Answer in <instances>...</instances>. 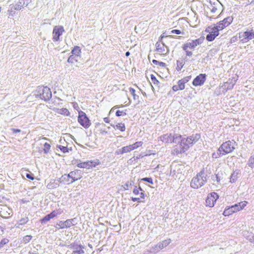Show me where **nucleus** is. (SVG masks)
I'll list each match as a JSON object with an SVG mask.
<instances>
[{"label": "nucleus", "mask_w": 254, "mask_h": 254, "mask_svg": "<svg viewBox=\"0 0 254 254\" xmlns=\"http://www.w3.org/2000/svg\"><path fill=\"white\" fill-rule=\"evenodd\" d=\"M239 38L243 43H246L254 38V31L252 30L240 33Z\"/></svg>", "instance_id": "obj_11"}, {"label": "nucleus", "mask_w": 254, "mask_h": 254, "mask_svg": "<svg viewBox=\"0 0 254 254\" xmlns=\"http://www.w3.org/2000/svg\"><path fill=\"white\" fill-rule=\"evenodd\" d=\"M216 10H217V8L215 7V6H213L212 8L211 9V11L212 13H215Z\"/></svg>", "instance_id": "obj_62"}, {"label": "nucleus", "mask_w": 254, "mask_h": 254, "mask_svg": "<svg viewBox=\"0 0 254 254\" xmlns=\"http://www.w3.org/2000/svg\"><path fill=\"white\" fill-rule=\"evenodd\" d=\"M104 121L106 123H109L110 120L108 117H105L103 119Z\"/></svg>", "instance_id": "obj_61"}, {"label": "nucleus", "mask_w": 254, "mask_h": 254, "mask_svg": "<svg viewBox=\"0 0 254 254\" xmlns=\"http://www.w3.org/2000/svg\"><path fill=\"white\" fill-rule=\"evenodd\" d=\"M115 153L116 155H120V154H124V152H123L122 148L121 149H117Z\"/></svg>", "instance_id": "obj_54"}, {"label": "nucleus", "mask_w": 254, "mask_h": 254, "mask_svg": "<svg viewBox=\"0 0 254 254\" xmlns=\"http://www.w3.org/2000/svg\"><path fill=\"white\" fill-rule=\"evenodd\" d=\"M186 52V55L189 57H191L192 55V52L191 51H190L188 49L186 50H184Z\"/></svg>", "instance_id": "obj_57"}, {"label": "nucleus", "mask_w": 254, "mask_h": 254, "mask_svg": "<svg viewBox=\"0 0 254 254\" xmlns=\"http://www.w3.org/2000/svg\"><path fill=\"white\" fill-rule=\"evenodd\" d=\"M11 130L12 131L13 133H16L21 131L20 129L14 128H11Z\"/></svg>", "instance_id": "obj_56"}, {"label": "nucleus", "mask_w": 254, "mask_h": 254, "mask_svg": "<svg viewBox=\"0 0 254 254\" xmlns=\"http://www.w3.org/2000/svg\"><path fill=\"white\" fill-rule=\"evenodd\" d=\"M152 63L156 65H158L162 67H165L166 66V64L165 63L159 62L156 60H153Z\"/></svg>", "instance_id": "obj_40"}, {"label": "nucleus", "mask_w": 254, "mask_h": 254, "mask_svg": "<svg viewBox=\"0 0 254 254\" xmlns=\"http://www.w3.org/2000/svg\"><path fill=\"white\" fill-rule=\"evenodd\" d=\"M140 198H144V191H141V192L140 193Z\"/></svg>", "instance_id": "obj_60"}, {"label": "nucleus", "mask_w": 254, "mask_h": 254, "mask_svg": "<svg viewBox=\"0 0 254 254\" xmlns=\"http://www.w3.org/2000/svg\"><path fill=\"white\" fill-rule=\"evenodd\" d=\"M247 202L246 201H242L239 203L236 204L238 206V210H241L243 209L247 205Z\"/></svg>", "instance_id": "obj_38"}, {"label": "nucleus", "mask_w": 254, "mask_h": 254, "mask_svg": "<svg viewBox=\"0 0 254 254\" xmlns=\"http://www.w3.org/2000/svg\"><path fill=\"white\" fill-rule=\"evenodd\" d=\"M129 92H130L131 94L133 96V99L134 100H138L139 99V96L135 94V90L134 88L132 87H130L129 88Z\"/></svg>", "instance_id": "obj_30"}, {"label": "nucleus", "mask_w": 254, "mask_h": 254, "mask_svg": "<svg viewBox=\"0 0 254 254\" xmlns=\"http://www.w3.org/2000/svg\"><path fill=\"white\" fill-rule=\"evenodd\" d=\"M77 57L78 56L73 55L70 56L67 60V62L69 63H73L75 62H77Z\"/></svg>", "instance_id": "obj_33"}, {"label": "nucleus", "mask_w": 254, "mask_h": 254, "mask_svg": "<svg viewBox=\"0 0 254 254\" xmlns=\"http://www.w3.org/2000/svg\"><path fill=\"white\" fill-rule=\"evenodd\" d=\"M205 31L209 33L206 36V39L209 42L213 41L219 34V30L215 26L212 28L208 27L206 29Z\"/></svg>", "instance_id": "obj_8"}, {"label": "nucleus", "mask_w": 254, "mask_h": 254, "mask_svg": "<svg viewBox=\"0 0 254 254\" xmlns=\"http://www.w3.org/2000/svg\"><path fill=\"white\" fill-rule=\"evenodd\" d=\"M71 179L70 177L68 176V174H64L62 175L61 178L58 180V181L60 183H65L66 182L68 184L70 183Z\"/></svg>", "instance_id": "obj_25"}, {"label": "nucleus", "mask_w": 254, "mask_h": 254, "mask_svg": "<svg viewBox=\"0 0 254 254\" xmlns=\"http://www.w3.org/2000/svg\"><path fill=\"white\" fill-rule=\"evenodd\" d=\"M68 176L71 179L70 183H72L80 179L82 177V173L79 170H75L73 171H71L68 174Z\"/></svg>", "instance_id": "obj_15"}, {"label": "nucleus", "mask_w": 254, "mask_h": 254, "mask_svg": "<svg viewBox=\"0 0 254 254\" xmlns=\"http://www.w3.org/2000/svg\"><path fill=\"white\" fill-rule=\"evenodd\" d=\"M206 182L207 175L203 169L192 179L190 185L192 188L197 189L203 186Z\"/></svg>", "instance_id": "obj_2"}, {"label": "nucleus", "mask_w": 254, "mask_h": 254, "mask_svg": "<svg viewBox=\"0 0 254 254\" xmlns=\"http://www.w3.org/2000/svg\"><path fill=\"white\" fill-rule=\"evenodd\" d=\"M59 113L66 116H68L69 115V112L66 108H62L60 109Z\"/></svg>", "instance_id": "obj_44"}, {"label": "nucleus", "mask_w": 254, "mask_h": 254, "mask_svg": "<svg viewBox=\"0 0 254 254\" xmlns=\"http://www.w3.org/2000/svg\"><path fill=\"white\" fill-rule=\"evenodd\" d=\"M66 228H69L71 226L75 225L77 224L76 219L75 218L67 219L64 221Z\"/></svg>", "instance_id": "obj_24"}, {"label": "nucleus", "mask_w": 254, "mask_h": 254, "mask_svg": "<svg viewBox=\"0 0 254 254\" xmlns=\"http://www.w3.org/2000/svg\"><path fill=\"white\" fill-rule=\"evenodd\" d=\"M156 50L157 51L163 55L167 54L169 53V49L164 43H159L157 42L156 44Z\"/></svg>", "instance_id": "obj_18"}, {"label": "nucleus", "mask_w": 254, "mask_h": 254, "mask_svg": "<svg viewBox=\"0 0 254 254\" xmlns=\"http://www.w3.org/2000/svg\"><path fill=\"white\" fill-rule=\"evenodd\" d=\"M223 155H224L223 154V152L222 151H218V149L217 150V151L216 152H214L212 155V157L213 158H218L219 157H220V156H223Z\"/></svg>", "instance_id": "obj_39"}, {"label": "nucleus", "mask_w": 254, "mask_h": 254, "mask_svg": "<svg viewBox=\"0 0 254 254\" xmlns=\"http://www.w3.org/2000/svg\"><path fill=\"white\" fill-rule=\"evenodd\" d=\"M236 142L228 140L223 142L218 148V151H222L224 155L232 152L235 149Z\"/></svg>", "instance_id": "obj_5"}, {"label": "nucleus", "mask_w": 254, "mask_h": 254, "mask_svg": "<svg viewBox=\"0 0 254 254\" xmlns=\"http://www.w3.org/2000/svg\"><path fill=\"white\" fill-rule=\"evenodd\" d=\"M29 221V219L27 217H25L24 218H22L19 221V223L20 225H24L26 224Z\"/></svg>", "instance_id": "obj_42"}, {"label": "nucleus", "mask_w": 254, "mask_h": 254, "mask_svg": "<svg viewBox=\"0 0 254 254\" xmlns=\"http://www.w3.org/2000/svg\"><path fill=\"white\" fill-rule=\"evenodd\" d=\"M218 198L219 195L216 192H213L209 193L205 200L206 205L210 207H213Z\"/></svg>", "instance_id": "obj_12"}, {"label": "nucleus", "mask_w": 254, "mask_h": 254, "mask_svg": "<svg viewBox=\"0 0 254 254\" xmlns=\"http://www.w3.org/2000/svg\"><path fill=\"white\" fill-rule=\"evenodd\" d=\"M204 39L203 37H201L195 40H188L183 45L182 49L183 50H186L188 49H194L197 46L201 44Z\"/></svg>", "instance_id": "obj_7"}, {"label": "nucleus", "mask_w": 254, "mask_h": 254, "mask_svg": "<svg viewBox=\"0 0 254 254\" xmlns=\"http://www.w3.org/2000/svg\"><path fill=\"white\" fill-rule=\"evenodd\" d=\"M160 251L159 246L157 244L155 245L150 247L149 250H147L144 252V253L147 252L151 254H156Z\"/></svg>", "instance_id": "obj_22"}, {"label": "nucleus", "mask_w": 254, "mask_h": 254, "mask_svg": "<svg viewBox=\"0 0 254 254\" xmlns=\"http://www.w3.org/2000/svg\"><path fill=\"white\" fill-rule=\"evenodd\" d=\"M184 65V64L183 63V62L177 60V61L176 70L178 71H180L181 70V69L183 68Z\"/></svg>", "instance_id": "obj_37"}, {"label": "nucleus", "mask_w": 254, "mask_h": 254, "mask_svg": "<svg viewBox=\"0 0 254 254\" xmlns=\"http://www.w3.org/2000/svg\"><path fill=\"white\" fill-rule=\"evenodd\" d=\"M185 83L182 81V79L179 80L178 81V85L179 87V88H180V90H183L185 88Z\"/></svg>", "instance_id": "obj_43"}, {"label": "nucleus", "mask_w": 254, "mask_h": 254, "mask_svg": "<svg viewBox=\"0 0 254 254\" xmlns=\"http://www.w3.org/2000/svg\"><path fill=\"white\" fill-rule=\"evenodd\" d=\"M248 165L252 168H254V155L251 156L249 159L248 161Z\"/></svg>", "instance_id": "obj_32"}, {"label": "nucleus", "mask_w": 254, "mask_h": 254, "mask_svg": "<svg viewBox=\"0 0 254 254\" xmlns=\"http://www.w3.org/2000/svg\"><path fill=\"white\" fill-rule=\"evenodd\" d=\"M50 148H51L50 144L46 142L44 144L43 150H44V153L47 154L49 152Z\"/></svg>", "instance_id": "obj_35"}, {"label": "nucleus", "mask_w": 254, "mask_h": 254, "mask_svg": "<svg viewBox=\"0 0 254 254\" xmlns=\"http://www.w3.org/2000/svg\"><path fill=\"white\" fill-rule=\"evenodd\" d=\"M119 107V106H118V105H116V106H114V107H113V108L111 109V111H110V112H112V111H113L114 109H116V108H118Z\"/></svg>", "instance_id": "obj_63"}, {"label": "nucleus", "mask_w": 254, "mask_h": 254, "mask_svg": "<svg viewBox=\"0 0 254 254\" xmlns=\"http://www.w3.org/2000/svg\"><path fill=\"white\" fill-rule=\"evenodd\" d=\"M57 147L59 148L64 153H66L69 152V149L66 146L58 145Z\"/></svg>", "instance_id": "obj_36"}, {"label": "nucleus", "mask_w": 254, "mask_h": 254, "mask_svg": "<svg viewBox=\"0 0 254 254\" xmlns=\"http://www.w3.org/2000/svg\"><path fill=\"white\" fill-rule=\"evenodd\" d=\"M238 206L236 204H235L233 205H232L231 206L227 208H226L224 210L223 214L225 216H229V215L233 214V213H235L236 212L239 211V210H238Z\"/></svg>", "instance_id": "obj_19"}, {"label": "nucleus", "mask_w": 254, "mask_h": 254, "mask_svg": "<svg viewBox=\"0 0 254 254\" xmlns=\"http://www.w3.org/2000/svg\"><path fill=\"white\" fill-rule=\"evenodd\" d=\"M131 199L132 201H138V202H141V201L140 200V198L139 197H131Z\"/></svg>", "instance_id": "obj_58"}, {"label": "nucleus", "mask_w": 254, "mask_h": 254, "mask_svg": "<svg viewBox=\"0 0 254 254\" xmlns=\"http://www.w3.org/2000/svg\"><path fill=\"white\" fill-rule=\"evenodd\" d=\"M191 76L190 75V76H188L185 77L181 79L185 83H186L190 81V80L191 79Z\"/></svg>", "instance_id": "obj_52"}, {"label": "nucleus", "mask_w": 254, "mask_h": 254, "mask_svg": "<svg viewBox=\"0 0 254 254\" xmlns=\"http://www.w3.org/2000/svg\"><path fill=\"white\" fill-rule=\"evenodd\" d=\"M12 210L9 208L4 207L2 210L0 211V215L1 217L7 218L10 217V215L11 213Z\"/></svg>", "instance_id": "obj_21"}, {"label": "nucleus", "mask_w": 254, "mask_h": 254, "mask_svg": "<svg viewBox=\"0 0 254 254\" xmlns=\"http://www.w3.org/2000/svg\"><path fill=\"white\" fill-rule=\"evenodd\" d=\"M172 89L174 91H177L180 90V88H179L178 85H175L173 86Z\"/></svg>", "instance_id": "obj_59"}, {"label": "nucleus", "mask_w": 254, "mask_h": 254, "mask_svg": "<svg viewBox=\"0 0 254 254\" xmlns=\"http://www.w3.org/2000/svg\"><path fill=\"white\" fill-rule=\"evenodd\" d=\"M58 214L57 211L54 210L53 211L50 213L46 215L45 217H44L41 220V222L42 224H46L51 219L54 218L57 216Z\"/></svg>", "instance_id": "obj_20"}, {"label": "nucleus", "mask_w": 254, "mask_h": 254, "mask_svg": "<svg viewBox=\"0 0 254 254\" xmlns=\"http://www.w3.org/2000/svg\"><path fill=\"white\" fill-rule=\"evenodd\" d=\"M139 190L143 191V190L140 187L138 188L136 186H135L133 190V193L135 195L138 194L139 193Z\"/></svg>", "instance_id": "obj_48"}, {"label": "nucleus", "mask_w": 254, "mask_h": 254, "mask_svg": "<svg viewBox=\"0 0 254 254\" xmlns=\"http://www.w3.org/2000/svg\"><path fill=\"white\" fill-rule=\"evenodd\" d=\"M78 122L83 127L85 128L89 127L91 125L90 120L85 113L82 111L79 112Z\"/></svg>", "instance_id": "obj_9"}, {"label": "nucleus", "mask_w": 254, "mask_h": 254, "mask_svg": "<svg viewBox=\"0 0 254 254\" xmlns=\"http://www.w3.org/2000/svg\"><path fill=\"white\" fill-rule=\"evenodd\" d=\"M151 79L154 84H158L159 83L156 77L153 74L151 75Z\"/></svg>", "instance_id": "obj_49"}, {"label": "nucleus", "mask_w": 254, "mask_h": 254, "mask_svg": "<svg viewBox=\"0 0 254 254\" xmlns=\"http://www.w3.org/2000/svg\"><path fill=\"white\" fill-rule=\"evenodd\" d=\"M239 175H240V171L239 170L234 171L230 176V182L232 183H235L237 181Z\"/></svg>", "instance_id": "obj_23"}, {"label": "nucleus", "mask_w": 254, "mask_h": 254, "mask_svg": "<svg viewBox=\"0 0 254 254\" xmlns=\"http://www.w3.org/2000/svg\"><path fill=\"white\" fill-rule=\"evenodd\" d=\"M71 53L73 55L79 56L81 53V49L79 46H74L71 51Z\"/></svg>", "instance_id": "obj_28"}, {"label": "nucleus", "mask_w": 254, "mask_h": 254, "mask_svg": "<svg viewBox=\"0 0 254 254\" xmlns=\"http://www.w3.org/2000/svg\"><path fill=\"white\" fill-rule=\"evenodd\" d=\"M134 182L133 181L130 180L127 182L123 187L125 190H128L132 186H133Z\"/></svg>", "instance_id": "obj_29"}, {"label": "nucleus", "mask_w": 254, "mask_h": 254, "mask_svg": "<svg viewBox=\"0 0 254 254\" xmlns=\"http://www.w3.org/2000/svg\"><path fill=\"white\" fill-rule=\"evenodd\" d=\"M116 128L120 130L121 131H124L126 130L125 125L124 123H118L116 125Z\"/></svg>", "instance_id": "obj_31"}, {"label": "nucleus", "mask_w": 254, "mask_h": 254, "mask_svg": "<svg viewBox=\"0 0 254 254\" xmlns=\"http://www.w3.org/2000/svg\"><path fill=\"white\" fill-rule=\"evenodd\" d=\"M64 221H61L57 224V227L59 229H64L65 228Z\"/></svg>", "instance_id": "obj_47"}, {"label": "nucleus", "mask_w": 254, "mask_h": 254, "mask_svg": "<svg viewBox=\"0 0 254 254\" xmlns=\"http://www.w3.org/2000/svg\"><path fill=\"white\" fill-rule=\"evenodd\" d=\"M32 238L31 235H26L23 238V242L26 244L31 241Z\"/></svg>", "instance_id": "obj_45"}, {"label": "nucleus", "mask_w": 254, "mask_h": 254, "mask_svg": "<svg viewBox=\"0 0 254 254\" xmlns=\"http://www.w3.org/2000/svg\"><path fill=\"white\" fill-rule=\"evenodd\" d=\"M77 166L80 168L90 169L93 167H95L96 164L94 161H88L84 162H80V160H76Z\"/></svg>", "instance_id": "obj_17"}, {"label": "nucleus", "mask_w": 254, "mask_h": 254, "mask_svg": "<svg viewBox=\"0 0 254 254\" xmlns=\"http://www.w3.org/2000/svg\"><path fill=\"white\" fill-rule=\"evenodd\" d=\"M216 178L217 182H219L220 181V178L218 177V175H216Z\"/></svg>", "instance_id": "obj_64"}, {"label": "nucleus", "mask_w": 254, "mask_h": 254, "mask_svg": "<svg viewBox=\"0 0 254 254\" xmlns=\"http://www.w3.org/2000/svg\"><path fill=\"white\" fill-rule=\"evenodd\" d=\"M59 182L58 180L56 182L55 180L50 182L47 186L49 189H53L58 188L59 186Z\"/></svg>", "instance_id": "obj_26"}, {"label": "nucleus", "mask_w": 254, "mask_h": 254, "mask_svg": "<svg viewBox=\"0 0 254 254\" xmlns=\"http://www.w3.org/2000/svg\"><path fill=\"white\" fill-rule=\"evenodd\" d=\"M64 30L62 26H55L53 31V40L54 42L58 41L60 37L63 34Z\"/></svg>", "instance_id": "obj_13"}, {"label": "nucleus", "mask_w": 254, "mask_h": 254, "mask_svg": "<svg viewBox=\"0 0 254 254\" xmlns=\"http://www.w3.org/2000/svg\"><path fill=\"white\" fill-rule=\"evenodd\" d=\"M122 149H123L124 153H128L132 150V148L130 146V145L126 146H124V147H122Z\"/></svg>", "instance_id": "obj_46"}, {"label": "nucleus", "mask_w": 254, "mask_h": 254, "mask_svg": "<svg viewBox=\"0 0 254 254\" xmlns=\"http://www.w3.org/2000/svg\"><path fill=\"white\" fill-rule=\"evenodd\" d=\"M141 181H145V182H148L151 184H153V180L151 178H143L142 179H141Z\"/></svg>", "instance_id": "obj_50"}, {"label": "nucleus", "mask_w": 254, "mask_h": 254, "mask_svg": "<svg viewBox=\"0 0 254 254\" xmlns=\"http://www.w3.org/2000/svg\"><path fill=\"white\" fill-rule=\"evenodd\" d=\"M181 135L177 133H166L160 136V140L166 143H179Z\"/></svg>", "instance_id": "obj_4"}, {"label": "nucleus", "mask_w": 254, "mask_h": 254, "mask_svg": "<svg viewBox=\"0 0 254 254\" xmlns=\"http://www.w3.org/2000/svg\"><path fill=\"white\" fill-rule=\"evenodd\" d=\"M233 19V18L232 16H228L220 21L218 25L215 27H217L219 30H223L232 23Z\"/></svg>", "instance_id": "obj_14"}, {"label": "nucleus", "mask_w": 254, "mask_h": 254, "mask_svg": "<svg viewBox=\"0 0 254 254\" xmlns=\"http://www.w3.org/2000/svg\"><path fill=\"white\" fill-rule=\"evenodd\" d=\"M186 136V135L184 136L181 135V137L179 140V143H178L179 144V147L174 149L177 154L185 152L200 138V135L198 133L193 134L191 135Z\"/></svg>", "instance_id": "obj_1"}, {"label": "nucleus", "mask_w": 254, "mask_h": 254, "mask_svg": "<svg viewBox=\"0 0 254 254\" xmlns=\"http://www.w3.org/2000/svg\"><path fill=\"white\" fill-rule=\"evenodd\" d=\"M171 242L170 239L165 240L158 243L160 250L166 247Z\"/></svg>", "instance_id": "obj_27"}, {"label": "nucleus", "mask_w": 254, "mask_h": 254, "mask_svg": "<svg viewBox=\"0 0 254 254\" xmlns=\"http://www.w3.org/2000/svg\"><path fill=\"white\" fill-rule=\"evenodd\" d=\"M126 115H127V114L126 112H124L123 111H121L120 110H117L116 112V115L117 117H120L121 116H125Z\"/></svg>", "instance_id": "obj_51"}, {"label": "nucleus", "mask_w": 254, "mask_h": 254, "mask_svg": "<svg viewBox=\"0 0 254 254\" xmlns=\"http://www.w3.org/2000/svg\"><path fill=\"white\" fill-rule=\"evenodd\" d=\"M32 1V0H19L15 4H11L10 5V9L8 10L9 14L13 15V10H20L24 7L27 6Z\"/></svg>", "instance_id": "obj_6"}, {"label": "nucleus", "mask_w": 254, "mask_h": 254, "mask_svg": "<svg viewBox=\"0 0 254 254\" xmlns=\"http://www.w3.org/2000/svg\"><path fill=\"white\" fill-rule=\"evenodd\" d=\"M171 32L172 34H178V35L181 33V31L180 30H178V29L172 30Z\"/></svg>", "instance_id": "obj_55"}, {"label": "nucleus", "mask_w": 254, "mask_h": 254, "mask_svg": "<svg viewBox=\"0 0 254 254\" xmlns=\"http://www.w3.org/2000/svg\"><path fill=\"white\" fill-rule=\"evenodd\" d=\"M68 247L72 249V252L76 254H84L85 253L84 250L85 249V247L81 244H78L77 242H74L71 243L68 246Z\"/></svg>", "instance_id": "obj_10"}, {"label": "nucleus", "mask_w": 254, "mask_h": 254, "mask_svg": "<svg viewBox=\"0 0 254 254\" xmlns=\"http://www.w3.org/2000/svg\"><path fill=\"white\" fill-rule=\"evenodd\" d=\"M26 177L31 180H33L34 179V177L33 176V175L32 174H30V173H26Z\"/></svg>", "instance_id": "obj_53"}, {"label": "nucleus", "mask_w": 254, "mask_h": 254, "mask_svg": "<svg viewBox=\"0 0 254 254\" xmlns=\"http://www.w3.org/2000/svg\"><path fill=\"white\" fill-rule=\"evenodd\" d=\"M142 144H143V142L142 141H137V142H136L135 143L130 145V146L132 148V150H133L136 149L138 147L142 146Z\"/></svg>", "instance_id": "obj_34"}, {"label": "nucleus", "mask_w": 254, "mask_h": 254, "mask_svg": "<svg viewBox=\"0 0 254 254\" xmlns=\"http://www.w3.org/2000/svg\"><path fill=\"white\" fill-rule=\"evenodd\" d=\"M36 98H39L45 101H48L52 98V92L47 86H39L35 92Z\"/></svg>", "instance_id": "obj_3"}, {"label": "nucleus", "mask_w": 254, "mask_h": 254, "mask_svg": "<svg viewBox=\"0 0 254 254\" xmlns=\"http://www.w3.org/2000/svg\"><path fill=\"white\" fill-rule=\"evenodd\" d=\"M205 74H199L193 80L192 85L194 86H201L206 80Z\"/></svg>", "instance_id": "obj_16"}, {"label": "nucleus", "mask_w": 254, "mask_h": 254, "mask_svg": "<svg viewBox=\"0 0 254 254\" xmlns=\"http://www.w3.org/2000/svg\"><path fill=\"white\" fill-rule=\"evenodd\" d=\"M9 242V240L7 238L2 239L0 242V249L2 248L4 245L7 244Z\"/></svg>", "instance_id": "obj_41"}]
</instances>
